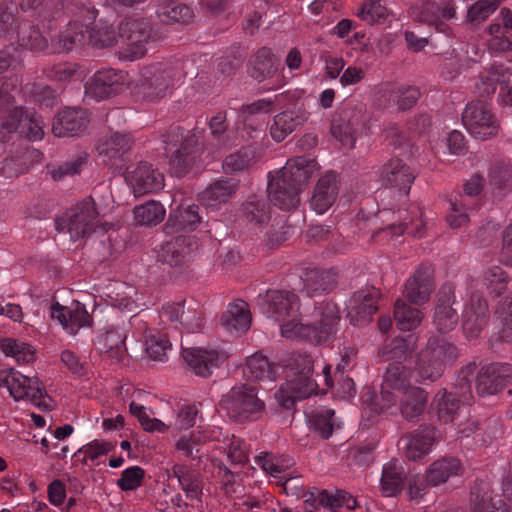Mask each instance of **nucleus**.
Listing matches in <instances>:
<instances>
[{"mask_svg": "<svg viewBox=\"0 0 512 512\" xmlns=\"http://www.w3.org/2000/svg\"><path fill=\"white\" fill-rule=\"evenodd\" d=\"M243 375L248 381L269 380L274 382L278 376V366L271 363L266 356L255 353L247 358Z\"/></svg>", "mask_w": 512, "mask_h": 512, "instance_id": "nucleus-39", "label": "nucleus"}, {"mask_svg": "<svg viewBox=\"0 0 512 512\" xmlns=\"http://www.w3.org/2000/svg\"><path fill=\"white\" fill-rule=\"evenodd\" d=\"M51 317L57 319L64 329L71 334L85 326L92 324V317L87 312L85 305L79 301H73L70 305H61L58 302L51 306Z\"/></svg>", "mask_w": 512, "mask_h": 512, "instance_id": "nucleus-23", "label": "nucleus"}, {"mask_svg": "<svg viewBox=\"0 0 512 512\" xmlns=\"http://www.w3.org/2000/svg\"><path fill=\"white\" fill-rule=\"evenodd\" d=\"M381 293L375 287H366L353 293L349 306L348 314L350 322L354 326H364L372 320V316L378 310L377 300Z\"/></svg>", "mask_w": 512, "mask_h": 512, "instance_id": "nucleus-13", "label": "nucleus"}, {"mask_svg": "<svg viewBox=\"0 0 512 512\" xmlns=\"http://www.w3.org/2000/svg\"><path fill=\"white\" fill-rule=\"evenodd\" d=\"M97 215L98 212L93 198H85L56 221L57 230H67L73 241L85 237L89 238L93 230L98 229L94 226Z\"/></svg>", "mask_w": 512, "mask_h": 512, "instance_id": "nucleus-8", "label": "nucleus"}, {"mask_svg": "<svg viewBox=\"0 0 512 512\" xmlns=\"http://www.w3.org/2000/svg\"><path fill=\"white\" fill-rule=\"evenodd\" d=\"M429 393L422 387L410 386L401 392L399 413L408 422H417L425 413Z\"/></svg>", "mask_w": 512, "mask_h": 512, "instance_id": "nucleus-26", "label": "nucleus"}, {"mask_svg": "<svg viewBox=\"0 0 512 512\" xmlns=\"http://www.w3.org/2000/svg\"><path fill=\"white\" fill-rule=\"evenodd\" d=\"M17 40L22 48L32 52H44L49 42L37 25L23 23L18 26Z\"/></svg>", "mask_w": 512, "mask_h": 512, "instance_id": "nucleus-44", "label": "nucleus"}, {"mask_svg": "<svg viewBox=\"0 0 512 512\" xmlns=\"http://www.w3.org/2000/svg\"><path fill=\"white\" fill-rule=\"evenodd\" d=\"M405 479L404 469L396 460L384 466L381 477V489L385 496H395L399 493Z\"/></svg>", "mask_w": 512, "mask_h": 512, "instance_id": "nucleus-48", "label": "nucleus"}, {"mask_svg": "<svg viewBox=\"0 0 512 512\" xmlns=\"http://www.w3.org/2000/svg\"><path fill=\"white\" fill-rule=\"evenodd\" d=\"M200 222V207L198 205L178 207L169 214L163 229L166 234H174L183 230L192 231L197 228Z\"/></svg>", "mask_w": 512, "mask_h": 512, "instance_id": "nucleus-35", "label": "nucleus"}, {"mask_svg": "<svg viewBox=\"0 0 512 512\" xmlns=\"http://www.w3.org/2000/svg\"><path fill=\"white\" fill-rule=\"evenodd\" d=\"M318 385L312 375L286 377V382L275 393V399L284 409H292L298 400L310 397Z\"/></svg>", "mask_w": 512, "mask_h": 512, "instance_id": "nucleus-14", "label": "nucleus"}, {"mask_svg": "<svg viewBox=\"0 0 512 512\" xmlns=\"http://www.w3.org/2000/svg\"><path fill=\"white\" fill-rule=\"evenodd\" d=\"M383 384L387 388L395 389L400 392L412 386L406 366L401 362L390 363L383 376Z\"/></svg>", "mask_w": 512, "mask_h": 512, "instance_id": "nucleus-55", "label": "nucleus"}, {"mask_svg": "<svg viewBox=\"0 0 512 512\" xmlns=\"http://www.w3.org/2000/svg\"><path fill=\"white\" fill-rule=\"evenodd\" d=\"M512 383V365L491 363L483 366L476 377V391L481 396L494 395Z\"/></svg>", "mask_w": 512, "mask_h": 512, "instance_id": "nucleus-12", "label": "nucleus"}, {"mask_svg": "<svg viewBox=\"0 0 512 512\" xmlns=\"http://www.w3.org/2000/svg\"><path fill=\"white\" fill-rule=\"evenodd\" d=\"M360 125V116L352 110L345 109L332 119L330 132L342 146L353 149Z\"/></svg>", "mask_w": 512, "mask_h": 512, "instance_id": "nucleus-27", "label": "nucleus"}, {"mask_svg": "<svg viewBox=\"0 0 512 512\" xmlns=\"http://www.w3.org/2000/svg\"><path fill=\"white\" fill-rule=\"evenodd\" d=\"M489 320V306L487 300L479 292L471 294L470 303L463 313V329L471 337L479 336Z\"/></svg>", "mask_w": 512, "mask_h": 512, "instance_id": "nucleus-25", "label": "nucleus"}, {"mask_svg": "<svg viewBox=\"0 0 512 512\" xmlns=\"http://www.w3.org/2000/svg\"><path fill=\"white\" fill-rule=\"evenodd\" d=\"M219 406L232 421L239 424L259 420L266 409L258 389L250 384L233 386L222 395Z\"/></svg>", "mask_w": 512, "mask_h": 512, "instance_id": "nucleus-4", "label": "nucleus"}, {"mask_svg": "<svg viewBox=\"0 0 512 512\" xmlns=\"http://www.w3.org/2000/svg\"><path fill=\"white\" fill-rule=\"evenodd\" d=\"M256 162L257 147L250 144L227 155L222 162V168L226 174H235L248 170Z\"/></svg>", "mask_w": 512, "mask_h": 512, "instance_id": "nucleus-40", "label": "nucleus"}, {"mask_svg": "<svg viewBox=\"0 0 512 512\" xmlns=\"http://www.w3.org/2000/svg\"><path fill=\"white\" fill-rule=\"evenodd\" d=\"M85 45L95 49H106L117 45L119 41L118 26L106 20H100L98 23L90 26L84 24Z\"/></svg>", "mask_w": 512, "mask_h": 512, "instance_id": "nucleus-32", "label": "nucleus"}, {"mask_svg": "<svg viewBox=\"0 0 512 512\" xmlns=\"http://www.w3.org/2000/svg\"><path fill=\"white\" fill-rule=\"evenodd\" d=\"M177 70L170 65L156 63L143 68L140 88L143 96L150 101H157L172 92Z\"/></svg>", "mask_w": 512, "mask_h": 512, "instance_id": "nucleus-9", "label": "nucleus"}, {"mask_svg": "<svg viewBox=\"0 0 512 512\" xmlns=\"http://www.w3.org/2000/svg\"><path fill=\"white\" fill-rule=\"evenodd\" d=\"M489 183L499 194L512 189V170L507 165H495L489 172Z\"/></svg>", "mask_w": 512, "mask_h": 512, "instance_id": "nucleus-63", "label": "nucleus"}, {"mask_svg": "<svg viewBox=\"0 0 512 512\" xmlns=\"http://www.w3.org/2000/svg\"><path fill=\"white\" fill-rule=\"evenodd\" d=\"M91 250L98 262L110 261L115 258L118 247L113 243L112 233H108L103 227L94 229L89 237Z\"/></svg>", "mask_w": 512, "mask_h": 512, "instance_id": "nucleus-43", "label": "nucleus"}, {"mask_svg": "<svg viewBox=\"0 0 512 512\" xmlns=\"http://www.w3.org/2000/svg\"><path fill=\"white\" fill-rule=\"evenodd\" d=\"M388 93L389 102L396 104L399 111H406L414 107L421 96V91L416 86H395Z\"/></svg>", "mask_w": 512, "mask_h": 512, "instance_id": "nucleus-54", "label": "nucleus"}, {"mask_svg": "<svg viewBox=\"0 0 512 512\" xmlns=\"http://www.w3.org/2000/svg\"><path fill=\"white\" fill-rule=\"evenodd\" d=\"M36 155L38 151L33 148L25 147L16 150L13 155L4 159L1 174L6 178H13L25 173Z\"/></svg>", "mask_w": 512, "mask_h": 512, "instance_id": "nucleus-41", "label": "nucleus"}, {"mask_svg": "<svg viewBox=\"0 0 512 512\" xmlns=\"http://www.w3.org/2000/svg\"><path fill=\"white\" fill-rule=\"evenodd\" d=\"M319 319L310 323L297 322L290 328V324L281 327L282 335L289 336V333L304 338L313 344H323L332 341L338 330L340 312L336 303L327 301L316 307Z\"/></svg>", "mask_w": 512, "mask_h": 512, "instance_id": "nucleus-5", "label": "nucleus"}, {"mask_svg": "<svg viewBox=\"0 0 512 512\" xmlns=\"http://www.w3.org/2000/svg\"><path fill=\"white\" fill-rule=\"evenodd\" d=\"M221 324L229 332L245 333L251 325V313L243 300L230 304L221 316Z\"/></svg>", "mask_w": 512, "mask_h": 512, "instance_id": "nucleus-38", "label": "nucleus"}, {"mask_svg": "<svg viewBox=\"0 0 512 512\" xmlns=\"http://www.w3.org/2000/svg\"><path fill=\"white\" fill-rule=\"evenodd\" d=\"M493 491L489 482L475 481L470 491V512H509L502 499H493Z\"/></svg>", "mask_w": 512, "mask_h": 512, "instance_id": "nucleus-29", "label": "nucleus"}, {"mask_svg": "<svg viewBox=\"0 0 512 512\" xmlns=\"http://www.w3.org/2000/svg\"><path fill=\"white\" fill-rule=\"evenodd\" d=\"M133 141L129 134L115 132L109 137L101 138L96 151L98 158L116 169L122 168L125 154L131 149Z\"/></svg>", "mask_w": 512, "mask_h": 512, "instance_id": "nucleus-17", "label": "nucleus"}, {"mask_svg": "<svg viewBox=\"0 0 512 512\" xmlns=\"http://www.w3.org/2000/svg\"><path fill=\"white\" fill-rule=\"evenodd\" d=\"M2 352L17 362L30 363L34 360V351L27 343L14 338H3L0 344Z\"/></svg>", "mask_w": 512, "mask_h": 512, "instance_id": "nucleus-59", "label": "nucleus"}, {"mask_svg": "<svg viewBox=\"0 0 512 512\" xmlns=\"http://www.w3.org/2000/svg\"><path fill=\"white\" fill-rule=\"evenodd\" d=\"M119 39L126 47L119 51V58L133 61L147 53L146 43L163 39L162 33L153 31L145 19L126 18L118 25Z\"/></svg>", "mask_w": 512, "mask_h": 512, "instance_id": "nucleus-6", "label": "nucleus"}, {"mask_svg": "<svg viewBox=\"0 0 512 512\" xmlns=\"http://www.w3.org/2000/svg\"><path fill=\"white\" fill-rule=\"evenodd\" d=\"M17 6L13 1L4 0L0 5V37L8 38L18 26Z\"/></svg>", "mask_w": 512, "mask_h": 512, "instance_id": "nucleus-61", "label": "nucleus"}, {"mask_svg": "<svg viewBox=\"0 0 512 512\" xmlns=\"http://www.w3.org/2000/svg\"><path fill=\"white\" fill-rule=\"evenodd\" d=\"M413 170L402 159L393 157L381 168L380 179L385 187L393 188L408 194L415 180Z\"/></svg>", "mask_w": 512, "mask_h": 512, "instance_id": "nucleus-21", "label": "nucleus"}, {"mask_svg": "<svg viewBox=\"0 0 512 512\" xmlns=\"http://www.w3.org/2000/svg\"><path fill=\"white\" fill-rule=\"evenodd\" d=\"M182 357L195 375L207 378L219 368L224 358L217 350L199 347L184 348Z\"/></svg>", "mask_w": 512, "mask_h": 512, "instance_id": "nucleus-24", "label": "nucleus"}, {"mask_svg": "<svg viewBox=\"0 0 512 512\" xmlns=\"http://www.w3.org/2000/svg\"><path fill=\"white\" fill-rule=\"evenodd\" d=\"M125 179L135 196L157 192L164 187V175L148 162H139L134 170L127 172Z\"/></svg>", "mask_w": 512, "mask_h": 512, "instance_id": "nucleus-15", "label": "nucleus"}, {"mask_svg": "<svg viewBox=\"0 0 512 512\" xmlns=\"http://www.w3.org/2000/svg\"><path fill=\"white\" fill-rule=\"evenodd\" d=\"M128 74L112 68L97 71L85 85V94L96 101L116 96L125 90Z\"/></svg>", "mask_w": 512, "mask_h": 512, "instance_id": "nucleus-11", "label": "nucleus"}, {"mask_svg": "<svg viewBox=\"0 0 512 512\" xmlns=\"http://www.w3.org/2000/svg\"><path fill=\"white\" fill-rule=\"evenodd\" d=\"M482 281L490 295L499 297L506 291L509 277L501 267L493 266L484 271Z\"/></svg>", "mask_w": 512, "mask_h": 512, "instance_id": "nucleus-58", "label": "nucleus"}, {"mask_svg": "<svg viewBox=\"0 0 512 512\" xmlns=\"http://www.w3.org/2000/svg\"><path fill=\"white\" fill-rule=\"evenodd\" d=\"M497 6V3L492 0H478L469 7L466 21L472 25L480 24L495 12Z\"/></svg>", "mask_w": 512, "mask_h": 512, "instance_id": "nucleus-64", "label": "nucleus"}, {"mask_svg": "<svg viewBox=\"0 0 512 512\" xmlns=\"http://www.w3.org/2000/svg\"><path fill=\"white\" fill-rule=\"evenodd\" d=\"M509 80L510 74L507 69L502 66H492L481 75L480 83H476V88L482 96H488L495 92L497 85H499L500 91L505 90Z\"/></svg>", "mask_w": 512, "mask_h": 512, "instance_id": "nucleus-46", "label": "nucleus"}, {"mask_svg": "<svg viewBox=\"0 0 512 512\" xmlns=\"http://www.w3.org/2000/svg\"><path fill=\"white\" fill-rule=\"evenodd\" d=\"M194 244L192 237L176 236L160 246L157 260L173 268H184L189 261Z\"/></svg>", "mask_w": 512, "mask_h": 512, "instance_id": "nucleus-19", "label": "nucleus"}, {"mask_svg": "<svg viewBox=\"0 0 512 512\" xmlns=\"http://www.w3.org/2000/svg\"><path fill=\"white\" fill-rule=\"evenodd\" d=\"M434 290L433 269L430 265H420L407 280L404 287V296L415 305H422L429 301Z\"/></svg>", "mask_w": 512, "mask_h": 512, "instance_id": "nucleus-20", "label": "nucleus"}, {"mask_svg": "<svg viewBox=\"0 0 512 512\" xmlns=\"http://www.w3.org/2000/svg\"><path fill=\"white\" fill-rule=\"evenodd\" d=\"M156 14L166 25L189 23L193 18V13L188 6L176 3L158 4Z\"/></svg>", "mask_w": 512, "mask_h": 512, "instance_id": "nucleus-50", "label": "nucleus"}, {"mask_svg": "<svg viewBox=\"0 0 512 512\" xmlns=\"http://www.w3.org/2000/svg\"><path fill=\"white\" fill-rule=\"evenodd\" d=\"M278 59L268 47L257 50L248 62L249 75L258 82L272 77L277 71Z\"/></svg>", "mask_w": 512, "mask_h": 512, "instance_id": "nucleus-36", "label": "nucleus"}, {"mask_svg": "<svg viewBox=\"0 0 512 512\" xmlns=\"http://www.w3.org/2000/svg\"><path fill=\"white\" fill-rule=\"evenodd\" d=\"M495 315L502 325L498 339L512 344V293L499 302Z\"/></svg>", "mask_w": 512, "mask_h": 512, "instance_id": "nucleus-57", "label": "nucleus"}, {"mask_svg": "<svg viewBox=\"0 0 512 512\" xmlns=\"http://www.w3.org/2000/svg\"><path fill=\"white\" fill-rule=\"evenodd\" d=\"M459 357L458 348L444 338L430 337L421 349L415 362V371L420 381L435 382L444 374L447 366Z\"/></svg>", "mask_w": 512, "mask_h": 512, "instance_id": "nucleus-3", "label": "nucleus"}, {"mask_svg": "<svg viewBox=\"0 0 512 512\" xmlns=\"http://www.w3.org/2000/svg\"><path fill=\"white\" fill-rule=\"evenodd\" d=\"M454 303V295L452 291L441 292L437 299L434 312V324L436 329L441 333L452 330L458 322V314L452 307Z\"/></svg>", "mask_w": 512, "mask_h": 512, "instance_id": "nucleus-37", "label": "nucleus"}, {"mask_svg": "<svg viewBox=\"0 0 512 512\" xmlns=\"http://www.w3.org/2000/svg\"><path fill=\"white\" fill-rule=\"evenodd\" d=\"M265 303L268 305V313L277 321H284L286 318H292L288 322L293 327L295 318L299 312V297L291 291L274 290L268 291L265 298Z\"/></svg>", "mask_w": 512, "mask_h": 512, "instance_id": "nucleus-22", "label": "nucleus"}, {"mask_svg": "<svg viewBox=\"0 0 512 512\" xmlns=\"http://www.w3.org/2000/svg\"><path fill=\"white\" fill-rule=\"evenodd\" d=\"M436 427L432 424H421L416 430L406 433L401 442L404 444L405 455L409 460L425 457L436 442Z\"/></svg>", "mask_w": 512, "mask_h": 512, "instance_id": "nucleus-18", "label": "nucleus"}, {"mask_svg": "<svg viewBox=\"0 0 512 512\" xmlns=\"http://www.w3.org/2000/svg\"><path fill=\"white\" fill-rule=\"evenodd\" d=\"M339 273L335 268L307 270L303 276L304 290L308 296L333 291L338 284Z\"/></svg>", "mask_w": 512, "mask_h": 512, "instance_id": "nucleus-33", "label": "nucleus"}, {"mask_svg": "<svg viewBox=\"0 0 512 512\" xmlns=\"http://www.w3.org/2000/svg\"><path fill=\"white\" fill-rule=\"evenodd\" d=\"M388 15L389 11L381 4V0L366 1L357 12V16L369 25L383 23Z\"/></svg>", "mask_w": 512, "mask_h": 512, "instance_id": "nucleus-60", "label": "nucleus"}, {"mask_svg": "<svg viewBox=\"0 0 512 512\" xmlns=\"http://www.w3.org/2000/svg\"><path fill=\"white\" fill-rule=\"evenodd\" d=\"M311 177L307 161L303 158L288 163L268 183L270 201L282 210H293L300 204V193Z\"/></svg>", "mask_w": 512, "mask_h": 512, "instance_id": "nucleus-1", "label": "nucleus"}, {"mask_svg": "<svg viewBox=\"0 0 512 512\" xmlns=\"http://www.w3.org/2000/svg\"><path fill=\"white\" fill-rule=\"evenodd\" d=\"M394 319L398 329L410 331L421 323L423 313L418 308L411 307L399 299L395 303Z\"/></svg>", "mask_w": 512, "mask_h": 512, "instance_id": "nucleus-53", "label": "nucleus"}, {"mask_svg": "<svg viewBox=\"0 0 512 512\" xmlns=\"http://www.w3.org/2000/svg\"><path fill=\"white\" fill-rule=\"evenodd\" d=\"M435 410L437 419L444 423H452L455 416L462 404L456 398H452L451 394H448L447 389H442L437 392L434 397Z\"/></svg>", "mask_w": 512, "mask_h": 512, "instance_id": "nucleus-52", "label": "nucleus"}, {"mask_svg": "<svg viewBox=\"0 0 512 512\" xmlns=\"http://www.w3.org/2000/svg\"><path fill=\"white\" fill-rule=\"evenodd\" d=\"M314 360L306 353H294L286 364V377L313 375Z\"/></svg>", "mask_w": 512, "mask_h": 512, "instance_id": "nucleus-62", "label": "nucleus"}, {"mask_svg": "<svg viewBox=\"0 0 512 512\" xmlns=\"http://www.w3.org/2000/svg\"><path fill=\"white\" fill-rule=\"evenodd\" d=\"M414 348L412 336L408 338L396 337L385 342L379 349L378 354L384 361L396 360L395 362H401L414 351Z\"/></svg>", "mask_w": 512, "mask_h": 512, "instance_id": "nucleus-47", "label": "nucleus"}, {"mask_svg": "<svg viewBox=\"0 0 512 512\" xmlns=\"http://www.w3.org/2000/svg\"><path fill=\"white\" fill-rule=\"evenodd\" d=\"M239 189V181L234 178L222 177L212 182L199 197L207 207H216L226 203Z\"/></svg>", "mask_w": 512, "mask_h": 512, "instance_id": "nucleus-34", "label": "nucleus"}, {"mask_svg": "<svg viewBox=\"0 0 512 512\" xmlns=\"http://www.w3.org/2000/svg\"><path fill=\"white\" fill-rule=\"evenodd\" d=\"M461 463L455 457H444L434 461L427 470V482L430 486L445 483L452 476L459 475Z\"/></svg>", "mask_w": 512, "mask_h": 512, "instance_id": "nucleus-42", "label": "nucleus"}, {"mask_svg": "<svg viewBox=\"0 0 512 512\" xmlns=\"http://www.w3.org/2000/svg\"><path fill=\"white\" fill-rule=\"evenodd\" d=\"M163 138L172 172L179 178L185 176L192 170L201 155L202 145L199 136L193 130L172 125Z\"/></svg>", "mask_w": 512, "mask_h": 512, "instance_id": "nucleus-2", "label": "nucleus"}, {"mask_svg": "<svg viewBox=\"0 0 512 512\" xmlns=\"http://www.w3.org/2000/svg\"><path fill=\"white\" fill-rule=\"evenodd\" d=\"M126 334L118 329L107 330L101 337V350L115 362H121L127 353Z\"/></svg>", "mask_w": 512, "mask_h": 512, "instance_id": "nucleus-45", "label": "nucleus"}, {"mask_svg": "<svg viewBox=\"0 0 512 512\" xmlns=\"http://www.w3.org/2000/svg\"><path fill=\"white\" fill-rule=\"evenodd\" d=\"M339 193L337 175L328 172L315 185L311 197V208L318 214L325 213L336 201Z\"/></svg>", "mask_w": 512, "mask_h": 512, "instance_id": "nucleus-28", "label": "nucleus"}, {"mask_svg": "<svg viewBox=\"0 0 512 512\" xmlns=\"http://www.w3.org/2000/svg\"><path fill=\"white\" fill-rule=\"evenodd\" d=\"M135 220L140 225L156 226L161 223L166 215L164 206L155 200H149L134 208Z\"/></svg>", "mask_w": 512, "mask_h": 512, "instance_id": "nucleus-51", "label": "nucleus"}, {"mask_svg": "<svg viewBox=\"0 0 512 512\" xmlns=\"http://www.w3.org/2000/svg\"><path fill=\"white\" fill-rule=\"evenodd\" d=\"M462 122L467 131L480 140L497 135L500 124L490 108L482 101L468 103L462 113Z\"/></svg>", "mask_w": 512, "mask_h": 512, "instance_id": "nucleus-10", "label": "nucleus"}, {"mask_svg": "<svg viewBox=\"0 0 512 512\" xmlns=\"http://www.w3.org/2000/svg\"><path fill=\"white\" fill-rule=\"evenodd\" d=\"M308 117V113L300 109L285 110L276 114L270 127L271 138L276 142L283 141L288 135L302 127Z\"/></svg>", "mask_w": 512, "mask_h": 512, "instance_id": "nucleus-30", "label": "nucleus"}, {"mask_svg": "<svg viewBox=\"0 0 512 512\" xmlns=\"http://www.w3.org/2000/svg\"><path fill=\"white\" fill-rule=\"evenodd\" d=\"M15 369L0 371V387H6L14 400L29 399L33 404L42 410L50 411L52 408L46 401H40L41 398L48 396L45 386L37 377H28L17 373Z\"/></svg>", "mask_w": 512, "mask_h": 512, "instance_id": "nucleus-7", "label": "nucleus"}, {"mask_svg": "<svg viewBox=\"0 0 512 512\" xmlns=\"http://www.w3.org/2000/svg\"><path fill=\"white\" fill-rule=\"evenodd\" d=\"M243 216L249 222L264 224L269 220V205L262 197L251 196L241 207Z\"/></svg>", "mask_w": 512, "mask_h": 512, "instance_id": "nucleus-56", "label": "nucleus"}, {"mask_svg": "<svg viewBox=\"0 0 512 512\" xmlns=\"http://www.w3.org/2000/svg\"><path fill=\"white\" fill-rule=\"evenodd\" d=\"M85 40L84 23L73 20L65 29L51 38L49 48L52 53H68L78 45H85Z\"/></svg>", "mask_w": 512, "mask_h": 512, "instance_id": "nucleus-31", "label": "nucleus"}, {"mask_svg": "<svg viewBox=\"0 0 512 512\" xmlns=\"http://www.w3.org/2000/svg\"><path fill=\"white\" fill-rule=\"evenodd\" d=\"M475 369L476 364L472 362L459 371L456 382L453 384L451 390L448 391V394H451L452 398H456V400L463 404L472 403L473 394L469 377L474 374Z\"/></svg>", "mask_w": 512, "mask_h": 512, "instance_id": "nucleus-49", "label": "nucleus"}, {"mask_svg": "<svg viewBox=\"0 0 512 512\" xmlns=\"http://www.w3.org/2000/svg\"><path fill=\"white\" fill-rule=\"evenodd\" d=\"M89 122L87 110L67 107L54 117L52 132L57 137L79 136L87 130Z\"/></svg>", "mask_w": 512, "mask_h": 512, "instance_id": "nucleus-16", "label": "nucleus"}]
</instances>
